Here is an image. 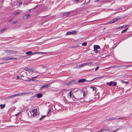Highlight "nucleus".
I'll list each match as a JSON object with an SVG mask.
<instances>
[{
	"instance_id": "12",
	"label": "nucleus",
	"mask_w": 132,
	"mask_h": 132,
	"mask_svg": "<svg viewBox=\"0 0 132 132\" xmlns=\"http://www.w3.org/2000/svg\"><path fill=\"white\" fill-rule=\"evenodd\" d=\"M27 71L28 73H31L34 72V70L30 68Z\"/></svg>"
},
{
	"instance_id": "32",
	"label": "nucleus",
	"mask_w": 132,
	"mask_h": 132,
	"mask_svg": "<svg viewBox=\"0 0 132 132\" xmlns=\"http://www.w3.org/2000/svg\"><path fill=\"white\" fill-rule=\"evenodd\" d=\"M90 88L92 89L93 91H94L95 90V88L92 86Z\"/></svg>"
},
{
	"instance_id": "37",
	"label": "nucleus",
	"mask_w": 132,
	"mask_h": 132,
	"mask_svg": "<svg viewBox=\"0 0 132 132\" xmlns=\"http://www.w3.org/2000/svg\"><path fill=\"white\" fill-rule=\"evenodd\" d=\"M99 68V67H96L95 69V71L97 70Z\"/></svg>"
},
{
	"instance_id": "4",
	"label": "nucleus",
	"mask_w": 132,
	"mask_h": 132,
	"mask_svg": "<svg viewBox=\"0 0 132 132\" xmlns=\"http://www.w3.org/2000/svg\"><path fill=\"white\" fill-rule=\"evenodd\" d=\"M3 59H4V60H7L11 59L17 60L18 59V58L17 57H12L10 58L9 57H6L5 58H4Z\"/></svg>"
},
{
	"instance_id": "54",
	"label": "nucleus",
	"mask_w": 132,
	"mask_h": 132,
	"mask_svg": "<svg viewBox=\"0 0 132 132\" xmlns=\"http://www.w3.org/2000/svg\"><path fill=\"white\" fill-rule=\"evenodd\" d=\"M35 80V81H37V80Z\"/></svg>"
},
{
	"instance_id": "10",
	"label": "nucleus",
	"mask_w": 132,
	"mask_h": 132,
	"mask_svg": "<svg viewBox=\"0 0 132 132\" xmlns=\"http://www.w3.org/2000/svg\"><path fill=\"white\" fill-rule=\"evenodd\" d=\"M94 49H99L100 48V47L98 45H95L94 46Z\"/></svg>"
},
{
	"instance_id": "19",
	"label": "nucleus",
	"mask_w": 132,
	"mask_h": 132,
	"mask_svg": "<svg viewBox=\"0 0 132 132\" xmlns=\"http://www.w3.org/2000/svg\"><path fill=\"white\" fill-rule=\"evenodd\" d=\"M110 129H106L103 130V132H109Z\"/></svg>"
},
{
	"instance_id": "25",
	"label": "nucleus",
	"mask_w": 132,
	"mask_h": 132,
	"mask_svg": "<svg viewBox=\"0 0 132 132\" xmlns=\"http://www.w3.org/2000/svg\"><path fill=\"white\" fill-rule=\"evenodd\" d=\"M82 45L83 46H86L87 45V43L86 42H84L82 44Z\"/></svg>"
},
{
	"instance_id": "6",
	"label": "nucleus",
	"mask_w": 132,
	"mask_h": 132,
	"mask_svg": "<svg viewBox=\"0 0 132 132\" xmlns=\"http://www.w3.org/2000/svg\"><path fill=\"white\" fill-rule=\"evenodd\" d=\"M50 86V84H48L46 85H45L41 87L40 88L42 89L44 88H48Z\"/></svg>"
},
{
	"instance_id": "24",
	"label": "nucleus",
	"mask_w": 132,
	"mask_h": 132,
	"mask_svg": "<svg viewBox=\"0 0 132 132\" xmlns=\"http://www.w3.org/2000/svg\"><path fill=\"white\" fill-rule=\"evenodd\" d=\"M72 34V33H71V32H67V33L66 34V35H71Z\"/></svg>"
},
{
	"instance_id": "22",
	"label": "nucleus",
	"mask_w": 132,
	"mask_h": 132,
	"mask_svg": "<svg viewBox=\"0 0 132 132\" xmlns=\"http://www.w3.org/2000/svg\"><path fill=\"white\" fill-rule=\"evenodd\" d=\"M86 65L85 63H84L81 65H79V67H84Z\"/></svg>"
},
{
	"instance_id": "1",
	"label": "nucleus",
	"mask_w": 132,
	"mask_h": 132,
	"mask_svg": "<svg viewBox=\"0 0 132 132\" xmlns=\"http://www.w3.org/2000/svg\"><path fill=\"white\" fill-rule=\"evenodd\" d=\"M28 93H19L18 94H16L15 95H12L10 96V98H13L14 97L18 96H20L22 95H25Z\"/></svg>"
},
{
	"instance_id": "42",
	"label": "nucleus",
	"mask_w": 132,
	"mask_h": 132,
	"mask_svg": "<svg viewBox=\"0 0 132 132\" xmlns=\"http://www.w3.org/2000/svg\"><path fill=\"white\" fill-rule=\"evenodd\" d=\"M72 83H71V81H70L69 82H68L67 84L68 85H70Z\"/></svg>"
},
{
	"instance_id": "33",
	"label": "nucleus",
	"mask_w": 132,
	"mask_h": 132,
	"mask_svg": "<svg viewBox=\"0 0 132 132\" xmlns=\"http://www.w3.org/2000/svg\"><path fill=\"white\" fill-rule=\"evenodd\" d=\"M20 77H21V79H22V78H23L24 77V76L23 75H20Z\"/></svg>"
},
{
	"instance_id": "9",
	"label": "nucleus",
	"mask_w": 132,
	"mask_h": 132,
	"mask_svg": "<svg viewBox=\"0 0 132 132\" xmlns=\"http://www.w3.org/2000/svg\"><path fill=\"white\" fill-rule=\"evenodd\" d=\"M30 17V15L29 14H26L23 17V18L26 19Z\"/></svg>"
},
{
	"instance_id": "23",
	"label": "nucleus",
	"mask_w": 132,
	"mask_h": 132,
	"mask_svg": "<svg viewBox=\"0 0 132 132\" xmlns=\"http://www.w3.org/2000/svg\"><path fill=\"white\" fill-rule=\"evenodd\" d=\"M71 32L72 34H75L77 33V32L76 31H72Z\"/></svg>"
},
{
	"instance_id": "34",
	"label": "nucleus",
	"mask_w": 132,
	"mask_h": 132,
	"mask_svg": "<svg viewBox=\"0 0 132 132\" xmlns=\"http://www.w3.org/2000/svg\"><path fill=\"white\" fill-rule=\"evenodd\" d=\"M124 27H124V26H122L120 27H119V28H118V29L122 28H124Z\"/></svg>"
},
{
	"instance_id": "38",
	"label": "nucleus",
	"mask_w": 132,
	"mask_h": 132,
	"mask_svg": "<svg viewBox=\"0 0 132 132\" xmlns=\"http://www.w3.org/2000/svg\"><path fill=\"white\" fill-rule=\"evenodd\" d=\"M29 69H28V68H25V69H24V70L26 71H28V70H29Z\"/></svg>"
},
{
	"instance_id": "53",
	"label": "nucleus",
	"mask_w": 132,
	"mask_h": 132,
	"mask_svg": "<svg viewBox=\"0 0 132 132\" xmlns=\"http://www.w3.org/2000/svg\"><path fill=\"white\" fill-rule=\"evenodd\" d=\"M24 72V71H22V73H23V72Z\"/></svg>"
},
{
	"instance_id": "15",
	"label": "nucleus",
	"mask_w": 132,
	"mask_h": 132,
	"mask_svg": "<svg viewBox=\"0 0 132 132\" xmlns=\"http://www.w3.org/2000/svg\"><path fill=\"white\" fill-rule=\"evenodd\" d=\"M85 94V91H84L83 93V97H78V98L77 99L79 100V99H82L83 97H84Z\"/></svg>"
},
{
	"instance_id": "49",
	"label": "nucleus",
	"mask_w": 132,
	"mask_h": 132,
	"mask_svg": "<svg viewBox=\"0 0 132 132\" xmlns=\"http://www.w3.org/2000/svg\"><path fill=\"white\" fill-rule=\"evenodd\" d=\"M128 25H125V26H124V27H126L127 26H128Z\"/></svg>"
},
{
	"instance_id": "43",
	"label": "nucleus",
	"mask_w": 132,
	"mask_h": 132,
	"mask_svg": "<svg viewBox=\"0 0 132 132\" xmlns=\"http://www.w3.org/2000/svg\"><path fill=\"white\" fill-rule=\"evenodd\" d=\"M40 54H44L46 53L43 52H40Z\"/></svg>"
},
{
	"instance_id": "29",
	"label": "nucleus",
	"mask_w": 132,
	"mask_h": 132,
	"mask_svg": "<svg viewBox=\"0 0 132 132\" xmlns=\"http://www.w3.org/2000/svg\"><path fill=\"white\" fill-rule=\"evenodd\" d=\"M85 63L86 65H91L90 63Z\"/></svg>"
},
{
	"instance_id": "47",
	"label": "nucleus",
	"mask_w": 132,
	"mask_h": 132,
	"mask_svg": "<svg viewBox=\"0 0 132 132\" xmlns=\"http://www.w3.org/2000/svg\"><path fill=\"white\" fill-rule=\"evenodd\" d=\"M22 4V2H20L19 4V5H21Z\"/></svg>"
},
{
	"instance_id": "51",
	"label": "nucleus",
	"mask_w": 132,
	"mask_h": 132,
	"mask_svg": "<svg viewBox=\"0 0 132 132\" xmlns=\"http://www.w3.org/2000/svg\"><path fill=\"white\" fill-rule=\"evenodd\" d=\"M26 75H27V73H26Z\"/></svg>"
},
{
	"instance_id": "30",
	"label": "nucleus",
	"mask_w": 132,
	"mask_h": 132,
	"mask_svg": "<svg viewBox=\"0 0 132 132\" xmlns=\"http://www.w3.org/2000/svg\"><path fill=\"white\" fill-rule=\"evenodd\" d=\"M40 52H35L33 53V55L36 54H40Z\"/></svg>"
},
{
	"instance_id": "21",
	"label": "nucleus",
	"mask_w": 132,
	"mask_h": 132,
	"mask_svg": "<svg viewBox=\"0 0 132 132\" xmlns=\"http://www.w3.org/2000/svg\"><path fill=\"white\" fill-rule=\"evenodd\" d=\"M6 29L5 28H4L2 29L0 31V33H3V32H4V31L6 30Z\"/></svg>"
},
{
	"instance_id": "8",
	"label": "nucleus",
	"mask_w": 132,
	"mask_h": 132,
	"mask_svg": "<svg viewBox=\"0 0 132 132\" xmlns=\"http://www.w3.org/2000/svg\"><path fill=\"white\" fill-rule=\"evenodd\" d=\"M26 54L27 55H33V53L32 51H28L26 53Z\"/></svg>"
},
{
	"instance_id": "52",
	"label": "nucleus",
	"mask_w": 132,
	"mask_h": 132,
	"mask_svg": "<svg viewBox=\"0 0 132 132\" xmlns=\"http://www.w3.org/2000/svg\"><path fill=\"white\" fill-rule=\"evenodd\" d=\"M101 57H103V56H101Z\"/></svg>"
},
{
	"instance_id": "11",
	"label": "nucleus",
	"mask_w": 132,
	"mask_h": 132,
	"mask_svg": "<svg viewBox=\"0 0 132 132\" xmlns=\"http://www.w3.org/2000/svg\"><path fill=\"white\" fill-rule=\"evenodd\" d=\"M43 95L41 93H38L36 95V96L38 98H40Z\"/></svg>"
},
{
	"instance_id": "45",
	"label": "nucleus",
	"mask_w": 132,
	"mask_h": 132,
	"mask_svg": "<svg viewBox=\"0 0 132 132\" xmlns=\"http://www.w3.org/2000/svg\"><path fill=\"white\" fill-rule=\"evenodd\" d=\"M125 82L127 84H128V83H129L128 82H125V81H123L122 82V83H125Z\"/></svg>"
},
{
	"instance_id": "16",
	"label": "nucleus",
	"mask_w": 132,
	"mask_h": 132,
	"mask_svg": "<svg viewBox=\"0 0 132 132\" xmlns=\"http://www.w3.org/2000/svg\"><path fill=\"white\" fill-rule=\"evenodd\" d=\"M0 106L1 108L3 109L5 107V104H1Z\"/></svg>"
},
{
	"instance_id": "2",
	"label": "nucleus",
	"mask_w": 132,
	"mask_h": 132,
	"mask_svg": "<svg viewBox=\"0 0 132 132\" xmlns=\"http://www.w3.org/2000/svg\"><path fill=\"white\" fill-rule=\"evenodd\" d=\"M31 115L35 117L38 114V113L37 112V109H35L32 110L31 112Z\"/></svg>"
},
{
	"instance_id": "7",
	"label": "nucleus",
	"mask_w": 132,
	"mask_h": 132,
	"mask_svg": "<svg viewBox=\"0 0 132 132\" xmlns=\"http://www.w3.org/2000/svg\"><path fill=\"white\" fill-rule=\"evenodd\" d=\"M86 81L85 79H81L79 80H78V82H79L81 83V82H84L85 81L89 82V81Z\"/></svg>"
},
{
	"instance_id": "31",
	"label": "nucleus",
	"mask_w": 132,
	"mask_h": 132,
	"mask_svg": "<svg viewBox=\"0 0 132 132\" xmlns=\"http://www.w3.org/2000/svg\"><path fill=\"white\" fill-rule=\"evenodd\" d=\"M19 14V12H15L14 13V14L15 15H17Z\"/></svg>"
},
{
	"instance_id": "18",
	"label": "nucleus",
	"mask_w": 132,
	"mask_h": 132,
	"mask_svg": "<svg viewBox=\"0 0 132 132\" xmlns=\"http://www.w3.org/2000/svg\"><path fill=\"white\" fill-rule=\"evenodd\" d=\"M37 77V76H35V77H32V78H31V79L30 80H26V81H31V80H32V81H34V80H33V79H34L35 78Z\"/></svg>"
},
{
	"instance_id": "48",
	"label": "nucleus",
	"mask_w": 132,
	"mask_h": 132,
	"mask_svg": "<svg viewBox=\"0 0 132 132\" xmlns=\"http://www.w3.org/2000/svg\"><path fill=\"white\" fill-rule=\"evenodd\" d=\"M116 119L114 118H111V119H112V120H114L115 119Z\"/></svg>"
},
{
	"instance_id": "35",
	"label": "nucleus",
	"mask_w": 132,
	"mask_h": 132,
	"mask_svg": "<svg viewBox=\"0 0 132 132\" xmlns=\"http://www.w3.org/2000/svg\"><path fill=\"white\" fill-rule=\"evenodd\" d=\"M20 78V77L19 76H17L16 77V79L18 80Z\"/></svg>"
},
{
	"instance_id": "20",
	"label": "nucleus",
	"mask_w": 132,
	"mask_h": 132,
	"mask_svg": "<svg viewBox=\"0 0 132 132\" xmlns=\"http://www.w3.org/2000/svg\"><path fill=\"white\" fill-rule=\"evenodd\" d=\"M117 85V83L116 82H112V86H116Z\"/></svg>"
},
{
	"instance_id": "50",
	"label": "nucleus",
	"mask_w": 132,
	"mask_h": 132,
	"mask_svg": "<svg viewBox=\"0 0 132 132\" xmlns=\"http://www.w3.org/2000/svg\"><path fill=\"white\" fill-rule=\"evenodd\" d=\"M101 77H98V78H101Z\"/></svg>"
},
{
	"instance_id": "26",
	"label": "nucleus",
	"mask_w": 132,
	"mask_h": 132,
	"mask_svg": "<svg viewBox=\"0 0 132 132\" xmlns=\"http://www.w3.org/2000/svg\"><path fill=\"white\" fill-rule=\"evenodd\" d=\"M46 115H44V116H42V117L41 118H39V119L40 120H41L43 119L44 118H45L46 117Z\"/></svg>"
},
{
	"instance_id": "36",
	"label": "nucleus",
	"mask_w": 132,
	"mask_h": 132,
	"mask_svg": "<svg viewBox=\"0 0 132 132\" xmlns=\"http://www.w3.org/2000/svg\"><path fill=\"white\" fill-rule=\"evenodd\" d=\"M16 22H17V21H14L12 23L13 24H14L16 23Z\"/></svg>"
},
{
	"instance_id": "46",
	"label": "nucleus",
	"mask_w": 132,
	"mask_h": 132,
	"mask_svg": "<svg viewBox=\"0 0 132 132\" xmlns=\"http://www.w3.org/2000/svg\"><path fill=\"white\" fill-rule=\"evenodd\" d=\"M19 114V113H17V114H15V116H17Z\"/></svg>"
},
{
	"instance_id": "39",
	"label": "nucleus",
	"mask_w": 132,
	"mask_h": 132,
	"mask_svg": "<svg viewBox=\"0 0 132 132\" xmlns=\"http://www.w3.org/2000/svg\"><path fill=\"white\" fill-rule=\"evenodd\" d=\"M12 21H13L12 19H10L8 21L9 22H10Z\"/></svg>"
},
{
	"instance_id": "40",
	"label": "nucleus",
	"mask_w": 132,
	"mask_h": 132,
	"mask_svg": "<svg viewBox=\"0 0 132 132\" xmlns=\"http://www.w3.org/2000/svg\"><path fill=\"white\" fill-rule=\"evenodd\" d=\"M51 109H48V112L47 113V114H48L51 112Z\"/></svg>"
},
{
	"instance_id": "14",
	"label": "nucleus",
	"mask_w": 132,
	"mask_h": 132,
	"mask_svg": "<svg viewBox=\"0 0 132 132\" xmlns=\"http://www.w3.org/2000/svg\"><path fill=\"white\" fill-rule=\"evenodd\" d=\"M71 12H67L65 13H63V14L64 16H65L66 15H68L70 14Z\"/></svg>"
},
{
	"instance_id": "28",
	"label": "nucleus",
	"mask_w": 132,
	"mask_h": 132,
	"mask_svg": "<svg viewBox=\"0 0 132 132\" xmlns=\"http://www.w3.org/2000/svg\"><path fill=\"white\" fill-rule=\"evenodd\" d=\"M94 52L95 53H97L98 52V50L97 49H94V50H93Z\"/></svg>"
},
{
	"instance_id": "44",
	"label": "nucleus",
	"mask_w": 132,
	"mask_h": 132,
	"mask_svg": "<svg viewBox=\"0 0 132 132\" xmlns=\"http://www.w3.org/2000/svg\"><path fill=\"white\" fill-rule=\"evenodd\" d=\"M80 0H75V1L76 2H77L78 1Z\"/></svg>"
},
{
	"instance_id": "27",
	"label": "nucleus",
	"mask_w": 132,
	"mask_h": 132,
	"mask_svg": "<svg viewBox=\"0 0 132 132\" xmlns=\"http://www.w3.org/2000/svg\"><path fill=\"white\" fill-rule=\"evenodd\" d=\"M112 82L111 81L109 82L107 84L108 85H109V86H112Z\"/></svg>"
},
{
	"instance_id": "17",
	"label": "nucleus",
	"mask_w": 132,
	"mask_h": 132,
	"mask_svg": "<svg viewBox=\"0 0 132 132\" xmlns=\"http://www.w3.org/2000/svg\"><path fill=\"white\" fill-rule=\"evenodd\" d=\"M128 29V27H127V28L126 29H125L123 30L121 32V33H123L124 32H126V31Z\"/></svg>"
},
{
	"instance_id": "13",
	"label": "nucleus",
	"mask_w": 132,
	"mask_h": 132,
	"mask_svg": "<svg viewBox=\"0 0 132 132\" xmlns=\"http://www.w3.org/2000/svg\"><path fill=\"white\" fill-rule=\"evenodd\" d=\"M72 96V92L70 91L68 94V97L69 98H71Z\"/></svg>"
},
{
	"instance_id": "55",
	"label": "nucleus",
	"mask_w": 132,
	"mask_h": 132,
	"mask_svg": "<svg viewBox=\"0 0 132 132\" xmlns=\"http://www.w3.org/2000/svg\"><path fill=\"white\" fill-rule=\"evenodd\" d=\"M79 46H77V47H79Z\"/></svg>"
},
{
	"instance_id": "5",
	"label": "nucleus",
	"mask_w": 132,
	"mask_h": 132,
	"mask_svg": "<svg viewBox=\"0 0 132 132\" xmlns=\"http://www.w3.org/2000/svg\"><path fill=\"white\" fill-rule=\"evenodd\" d=\"M119 20V19L118 18H115L113 19L111 21L109 22L108 23L109 24H110L112 23H113L114 22H115L117 21V20Z\"/></svg>"
},
{
	"instance_id": "3",
	"label": "nucleus",
	"mask_w": 132,
	"mask_h": 132,
	"mask_svg": "<svg viewBox=\"0 0 132 132\" xmlns=\"http://www.w3.org/2000/svg\"><path fill=\"white\" fill-rule=\"evenodd\" d=\"M18 52H16L14 51L7 50L5 53L8 55H11L12 54H15L17 53Z\"/></svg>"
},
{
	"instance_id": "41",
	"label": "nucleus",
	"mask_w": 132,
	"mask_h": 132,
	"mask_svg": "<svg viewBox=\"0 0 132 132\" xmlns=\"http://www.w3.org/2000/svg\"><path fill=\"white\" fill-rule=\"evenodd\" d=\"M70 81L71 82V83H73L75 82V80H72L71 81Z\"/></svg>"
}]
</instances>
